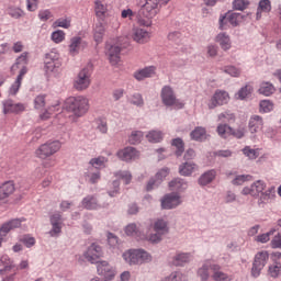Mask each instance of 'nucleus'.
Segmentation results:
<instances>
[{"mask_svg":"<svg viewBox=\"0 0 281 281\" xmlns=\"http://www.w3.org/2000/svg\"><path fill=\"white\" fill-rule=\"evenodd\" d=\"M161 0H145V3L140 5L137 13V21L139 25L144 27H150L153 25V19L157 16L159 12V3Z\"/></svg>","mask_w":281,"mask_h":281,"instance_id":"nucleus-1","label":"nucleus"},{"mask_svg":"<svg viewBox=\"0 0 281 281\" xmlns=\"http://www.w3.org/2000/svg\"><path fill=\"white\" fill-rule=\"evenodd\" d=\"M122 258L130 267H142V265L153 262V255L142 248L128 249L123 252Z\"/></svg>","mask_w":281,"mask_h":281,"instance_id":"nucleus-2","label":"nucleus"},{"mask_svg":"<svg viewBox=\"0 0 281 281\" xmlns=\"http://www.w3.org/2000/svg\"><path fill=\"white\" fill-rule=\"evenodd\" d=\"M66 109L76 117H82L89 111V100L85 97H69L66 100Z\"/></svg>","mask_w":281,"mask_h":281,"instance_id":"nucleus-3","label":"nucleus"},{"mask_svg":"<svg viewBox=\"0 0 281 281\" xmlns=\"http://www.w3.org/2000/svg\"><path fill=\"white\" fill-rule=\"evenodd\" d=\"M93 74V64H88L83 67L74 82V88L77 91H85V89H89L91 86V75Z\"/></svg>","mask_w":281,"mask_h":281,"instance_id":"nucleus-4","label":"nucleus"},{"mask_svg":"<svg viewBox=\"0 0 281 281\" xmlns=\"http://www.w3.org/2000/svg\"><path fill=\"white\" fill-rule=\"evenodd\" d=\"M267 262H269V252L263 250L256 254L252 268H251V276L252 278H259L260 273L267 267Z\"/></svg>","mask_w":281,"mask_h":281,"instance_id":"nucleus-5","label":"nucleus"},{"mask_svg":"<svg viewBox=\"0 0 281 281\" xmlns=\"http://www.w3.org/2000/svg\"><path fill=\"white\" fill-rule=\"evenodd\" d=\"M60 150V142L54 140L43 144L36 151L35 155L40 157V159H47V157H52V155L58 153Z\"/></svg>","mask_w":281,"mask_h":281,"instance_id":"nucleus-6","label":"nucleus"},{"mask_svg":"<svg viewBox=\"0 0 281 281\" xmlns=\"http://www.w3.org/2000/svg\"><path fill=\"white\" fill-rule=\"evenodd\" d=\"M267 188V183L262 180L255 181L250 187H245L241 190V194L244 196H247L250 194V196H254L255 199H258L262 192H265Z\"/></svg>","mask_w":281,"mask_h":281,"instance_id":"nucleus-7","label":"nucleus"},{"mask_svg":"<svg viewBox=\"0 0 281 281\" xmlns=\"http://www.w3.org/2000/svg\"><path fill=\"white\" fill-rule=\"evenodd\" d=\"M102 247L95 243H93L87 251L83 254L86 260L91 262V265H100V258H102Z\"/></svg>","mask_w":281,"mask_h":281,"instance_id":"nucleus-8","label":"nucleus"},{"mask_svg":"<svg viewBox=\"0 0 281 281\" xmlns=\"http://www.w3.org/2000/svg\"><path fill=\"white\" fill-rule=\"evenodd\" d=\"M181 205V195L177 192L168 193L161 199L162 210H175Z\"/></svg>","mask_w":281,"mask_h":281,"instance_id":"nucleus-9","label":"nucleus"},{"mask_svg":"<svg viewBox=\"0 0 281 281\" xmlns=\"http://www.w3.org/2000/svg\"><path fill=\"white\" fill-rule=\"evenodd\" d=\"M97 271L99 276L103 277L104 281H112L115 279V268H113L109 262L106 261H100L97 266Z\"/></svg>","mask_w":281,"mask_h":281,"instance_id":"nucleus-10","label":"nucleus"},{"mask_svg":"<svg viewBox=\"0 0 281 281\" xmlns=\"http://www.w3.org/2000/svg\"><path fill=\"white\" fill-rule=\"evenodd\" d=\"M229 102V93L225 90H216L211 102L209 103V109H216V106H223Z\"/></svg>","mask_w":281,"mask_h":281,"instance_id":"nucleus-11","label":"nucleus"},{"mask_svg":"<svg viewBox=\"0 0 281 281\" xmlns=\"http://www.w3.org/2000/svg\"><path fill=\"white\" fill-rule=\"evenodd\" d=\"M44 65L46 71H54L55 69H59V67L63 65V61H60V55L55 52L46 54Z\"/></svg>","mask_w":281,"mask_h":281,"instance_id":"nucleus-12","label":"nucleus"},{"mask_svg":"<svg viewBox=\"0 0 281 281\" xmlns=\"http://www.w3.org/2000/svg\"><path fill=\"white\" fill-rule=\"evenodd\" d=\"M160 98L165 106H175L176 98L175 90L170 86L162 87Z\"/></svg>","mask_w":281,"mask_h":281,"instance_id":"nucleus-13","label":"nucleus"},{"mask_svg":"<svg viewBox=\"0 0 281 281\" xmlns=\"http://www.w3.org/2000/svg\"><path fill=\"white\" fill-rule=\"evenodd\" d=\"M122 48L119 45H113L111 43L105 44V54L109 57L111 65H117L120 63V54Z\"/></svg>","mask_w":281,"mask_h":281,"instance_id":"nucleus-14","label":"nucleus"},{"mask_svg":"<svg viewBox=\"0 0 281 281\" xmlns=\"http://www.w3.org/2000/svg\"><path fill=\"white\" fill-rule=\"evenodd\" d=\"M117 157L121 161H135L139 158V151L135 147H125L117 151Z\"/></svg>","mask_w":281,"mask_h":281,"instance_id":"nucleus-15","label":"nucleus"},{"mask_svg":"<svg viewBox=\"0 0 281 281\" xmlns=\"http://www.w3.org/2000/svg\"><path fill=\"white\" fill-rule=\"evenodd\" d=\"M192 261V254L190 252H177L171 260L173 267H184L188 262Z\"/></svg>","mask_w":281,"mask_h":281,"instance_id":"nucleus-16","label":"nucleus"},{"mask_svg":"<svg viewBox=\"0 0 281 281\" xmlns=\"http://www.w3.org/2000/svg\"><path fill=\"white\" fill-rule=\"evenodd\" d=\"M22 111H25L23 103H14L12 100L3 101L4 115H8V113H22Z\"/></svg>","mask_w":281,"mask_h":281,"instance_id":"nucleus-17","label":"nucleus"},{"mask_svg":"<svg viewBox=\"0 0 281 281\" xmlns=\"http://www.w3.org/2000/svg\"><path fill=\"white\" fill-rule=\"evenodd\" d=\"M243 19H245L243 14L233 12L225 15H221L220 23L221 26L223 27V22L228 21V23L233 25V27H236Z\"/></svg>","mask_w":281,"mask_h":281,"instance_id":"nucleus-18","label":"nucleus"},{"mask_svg":"<svg viewBox=\"0 0 281 281\" xmlns=\"http://www.w3.org/2000/svg\"><path fill=\"white\" fill-rule=\"evenodd\" d=\"M85 47H87V42L82 37L75 36L70 40L69 52L72 56H76Z\"/></svg>","mask_w":281,"mask_h":281,"instance_id":"nucleus-19","label":"nucleus"},{"mask_svg":"<svg viewBox=\"0 0 281 281\" xmlns=\"http://www.w3.org/2000/svg\"><path fill=\"white\" fill-rule=\"evenodd\" d=\"M172 192H186L188 190V181L183 178H176L169 182Z\"/></svg>","mask_w":281,"mask_h":281,"instance_id":"nucleus-20","label":"nucleus"},{"mask_svg":"<svg viewBox=\"0 0 281 281\" xmlns=\"http://www.w3.org/2000/svg\"><path fill=\"white\" fill-rule=\"evenodd\" d=\"M212 267H214V263L211 260H205L202 267L198 269V277L201 281L210 280V269L212 271Z\"/></svg>","mask_w":281,"mask_h":281,"instance_id":"nucleus-21","label":"nucleus"},{"mask_svg":"<svg viewBox=\"0 0 281 281\" xmlns=\"http://www.w3.org/2000/svg\"><path fill=\"white\" fill-rule=\"evenodd\" d=\"M81 205L86 210H100V207H102V205L98 203V198H95V195H87L83 198Z\"/></svg>","mask_w":281,"mask_h":281,"instance_id":"nucleus-22","label":"nucleus"},{"mask_svg":"<svg viewBox=\"0 0 281 281\" xmlns=\"http://www.w3.org/2000/svg\"><path fill=\"white\" fill-rule=\"evenodd\" d=\"M276 192L274 188H270L266 191H262L261 194H259L258 196V201H257V205L259 207H265V205H267V203H269V201H271V199H273V193Z\"/></svg>","mask_w":281,"mask_h":281,"instance_id":"nucleus-23","label":"nucleus"},{"mask_svg":"<svg viewBox=\"0 0 281 281\" xmlns=\"http://www.w3.org/2000/svg\"><path fill=\"white\" fill-rule=\"evenodd\" d=\"M262 117L260 115H254L249 120L248 128L250 133H258L262 131L263 126Z\"/></svg>","mask_w":281,"mask_h":281,"instance_id":"nucleus-24","label":"nucleus"},{"mask_svg":"<svg viewBox=\"0 0 281 281\" xmlns=\"http://www.w3.org/2000/svg\"><path fill=\"white\" fill-rule=\"evenodd\" d=\"M14 193V182L7 181L0 187V201H5L8 196Z\"/></svg>","mask_w":281,"mask_h":281,"instance_id":"nucleus-25","label":"nucleus"},{"mask_svg":"<svg viewBox=\"0 0 281 281\" xmlns=\"http://www.w3.org/2000/svg\"><path fill=\"white\" fill-rule=\"evenodd\" d=\"M133 38L136 43L139 44L148 43V40L150 38V33H148L144 29H134Z\"/></svg>","mask_w":281,"mask_h":281,"instance_id":"nucleus-26","label":"nucleus"},{"mask_svg":"<svg viewBox=\"0 0 281 281\" xmlns=\"http://www.w3.org/2000/svg\"><path fill=\"white\" fill-rule=\"evenodd\" d=\"M155 76V66L145 67L134 74L136 80H145V78H153Z\"/></svg>","mask_w":281,"mask_h":281,"instance_id":"nucleus-27","label":"nucleus"},{"mask_svg":"<svg viewBox=\"0 0 281 281\" xmlns=\"http://www.w3.org/2000/svg\"><path fill=\"white\" fill-rule=\"evenodd\" d=\"M212 279L214 281H229L232 279H229V276L223 271H221V266H218V263H214L212 266Z\"/></svg>","mask_w":281,"mask_h":281,"instance_id":"nucleus-28","label":"nucleus"},{"mask_svg":"<svg viewBox=\"0 0 281 281\" xmlns=\"http://www.w3.org/2000/svg\"><path fill=\"white\" fill-rule=\"evenodd\" d=\"M216 179V170L211 169L204 172L198 180L199 186H209L213 180Z\"/></svg>","mask_w":281,"mask_h":281,"instance_id":"nucleus-29","label":"nucleus"},{"mask_svg":"<svg viewBox=\"0 0 281 281\" xmlns=\"http://www.w3.org/2000/svg\"><path fill=\"white\" fill-rule=\"evenodd\" d=\"M194 170H196V165L192 161L183 162L179 166V175L181 177H190Z\"/></svg>","mask_w":281,"mask_h":281,"instance_id":"nucleus-30","label":"nucleus"},{"mask_svg":"<svg viewBox=\"0 0 281 281\" xmlns=\"http://www.w3.org/2000/svg\"><path fill=\"white\" fill-rule=\"evenodd\" d=\"M216 41L218 42L220 47L224 49V52H227V49H231L232 41L229 40V35H227V33H220L216 36Z\"/></svg>","mask_w":281,"mask_h":281,"instance_id":"nucleus-31","label":"nucleus"},{"mask_svg":"<svg viewBox=\"0 0 281 281\" xmlns=\"http://www.w3.org/2000/svg\"><path fill=\"white\" fill-rule=\"evenodd\" d=\"M262 12H271V1L270 0H260L257 8V20L262 19Z\"/></svg>","mask_w":281,"mask_h":281,"instance_id":"nucleus-32","label":"nucleus"},{"mask_svg":"<svg viewBox=\"0 0 281 281\" xmlns=\"http://www.w3.org/2000/svg\"><path fill=\"white\" fill-rule=\"evenodd\" d=\"M146 138L151 144H159V142H161L164 139V133L161 131L154 130V131L148 132V134L146 135Z\"/></svg>","mask_w":281,"mask_h":281,"instance_id":"nucleus-33","label":"nucleus"},{"mask_svg":"<svg viewBox=\"0 0 281 281\" xmlns=\"http://www.w3.org/2000/svg\"><path fill=\"white\" fill-rule=\"evenodd\" d=\"M154 231L158 232V234H162V236H166V234H168V222L165 220H157L154 223Z\"/></svg>","mask_w":281,"mask_h":281,"instance_id":"nucleus-34","label":"nucleus"},{"mask_svg":"<svg viewBox=\"0 0 281 281\" xmlns=\"http://www.w3.org/2000/svg\"><path fill=\"white\" fill-rule=\"evenodd\" d=\"M217 135L222 139H227L232 135V126L227 125V123L217 125Z\"/></svg>","mask_w":281,"mask_h":281,"instance_id":"nucleus-35","label":"nucleus"},{"mask_svg":"<svg viewBox=\"0 0 281 281\" xmlns=\"http://www.w3.org/2000/svg\"><path fill=\"white\" fill-rule=\"evenodd\" d=\"M205 128L204 127H195L191 133L190 137L191 139H194V142H203L205 137Z\"/></svg>","mask_w":281,"mask_h":281,"instance_id":"nucleus-36","label":"nucleus"},{"mask_svg":"<svg viewBox=\"0 0 281 281\" xmlns=\"http://www.w3.org/2000/svg\"><path fill=\"white\" fill-rule=\"evenodd\" d=\"M104 24L97 23L94 26V41L95 43H102V40L104 38Z\"/></svg>","mask_w":281,"mask_h":281,"instance_id":"nucleus-37","label":"nucleus"},{"mask_svg":"<svg viewBox=\"0 0 281 281\" xmlns=\"http://www.w3.org/2000/svg\"><path fill=\"white\" fill-rule=\"evenodd\" d=\"M273 91H276V88L273 87V85L269 82H262L260 85L259 93L261 95H266V97L272 95Z\"/></svg>","mask_w":281,"mask_h":281,"instance_id":"nucleus-38","label":"nucleus"},{"mask_svg":"<svg viewBox=\"0 0 281 281\" xmlns=\"http://www.w3.org/2000/svg\"><path fill=\"white\" fill-rule=\"evenodd\" d=\"M143 138H144V132L134 131L131 133L128 137V143L135 146L137 144H140Z\"/></svg>","mask_w":281,"mask_h":281,"instance_id":"nucleus-39","label":"nucleus"},{"mask_svg":"<svg viewBox=\"0 0 281 281\" xmlns=\"http://www.w3.org/2000/svg\"><path fill=\"white\" fill-rule=\"evenodd\" d=\"M94 10H95V15L99 19H104L106 16V12H108L106 4L102 3V1H95Z\"/></svg>","mask_w":281,"mask_h":281,"instance_id":"nucleus-40","label":"nucleus"},{"mask_svg":"<svg viewBox=\"0 0 281 281\" xmlns=\"http://www.w3.org/2000/svg\"><path fill=\"white\" fill-rule=\"evenodd\" d=\"M171 145L175 146V148H177V150H176L177 157H181L183 155V151L186 150L183 139H181L179 137L173 138L171 142Z\"/></svg>","mask_w":281,"mask_h":281,"instance_id":"nucleus-41","label":"nucleus"},{"mask_svg":"<svg viewBox=\"0 0 281 281\" xmlns=\"http://www.w3.org/2000/svg\"><path fill=\"white\" fill-rule=\"evenodd\" d=\"M247 181H254V176L251 175H239L233 179V186H243Z\"/></svg>","mask_w":281,"mask_h":281,"instance_id":"nucleus-42","label":"nucleus"},{"mask_svg":"<svg viewBox=\"0 0 281 281\" xmlns=\"http://www.w3.org/2000/svg\"><path fill=\"white\" fill-rule=\"evenodd\" d=\"M9 260L10 258L8 257V255H4L0 258V265H5L4 268L0 270V276H3L5 271H12V269L14 268V266H12Z\"/></svg>","mask_w":281,"mask_h":281,"instance_id":"nucleus-43","label":"nucleus"},{"mask_svg":"<svg viewBox=\"0 0 281 281\" xmlns=\"http://www.w3.org/2000/svg\"><path fill=\"white\" fill-rule=\"evenodd\" d=\"M104 164H106V158L104 157L92 158L90 160V170H92V168H95L97 170L100 168H104Z\"/></svg>","mask_w":281,"mask_h":281,"instance_id":"nucleus-44","label":"nucleus"},{"mask_svg":"<svg viewBox=\"0 0 281 281\" xmlns=\"http://www.w3.org/2000/svg\"><path fill=\"white\" fill-rule=\"evenodd\" d=\"M243 154L246 157H248V159H258V157L260 156V153L258 151V149L250 148L249 146H246L243 149Z\"/></svg>","mask_w":281,"mask_h":281,"instance_id":"nucleus-45","label":"nucleus"},{"mask_svg":"<svg viewBox=\"0 0 281 281\" xmlns=\"http://www.w3.org/2000/svg\"><path fill=\"white\" fill-rule=\"evenodd\" d=\"M8 14L12 19H21V16H25V12L21 8L11 7L8 9Z\"/></svg>","mask_w":281,"mask_h":281,"instance_id":"nucleus-46","label":"nucleus"},{"mask_svg":"<svg viewBox=\"0 0 281 281\" xmlns=\"http://www.w3.org/2000/svg\"><path fill=\"white\" fill-rule=\"evenodd\" d=\"M233 8L234 10L243 12V10H247V8H249V0H234Z\"/></svg>","mask_w":281,"mask_h":281,"instance_id":"nucleus-47","label":"nucleus"},{"mask_svg":"<svg viewBox=\"0 0 281 281\" xmlns=\"http://www.w3.org/2000/svg\"><path fill=\"white\" fill-rule=\"evenodd\" d=\"M222 71L228 76H232L233 78H238V76H240V69L236 68L235 66H226L222 68Z\"/></svg>","mask_w":281,"mask_h":281,"instance_id":"nucleus-48","label":"nucleus"},{"mask_svg":"<svg viewBox=\"0 0 281 281\" xmlns=\"http://www.w3.org/2000/svg\"><path fill=\"white\" fill-rule=\"evenodd\" d=\"M261 113H271L273 111V103L269 100H263L259 104Z\"/></svg>","mask_w":281,"mask_h":281,"instance_id":"nucleus-49","label":"nucleus"},{"mask_svg":"<svg viewBox=\"0 0 281 281\" xmlns=\"http://www.w3.org/2000/svg\"><path fill=\"white\" fill-rule=\"evenodd\" d=\"M159 186H161V180L154 176L151 179H149V181L146 186V190H147V192H150V191L155 190V188H159Z\"/></svg>","mask_w":281,"mask_h":281,"instance_id":"nucleus-50","label":"nucleus"},{"mask_svg":"<svg viewBox=\"0 0 281 281\" xmlns=\"http://www.w3.org/2000/svg\"><path fill=\"white\" fill-rule=\"evenodd\" d=\"M269 274L271 278H280L281 277V265L276 262V265L269 267Z\"/></svg>","mask_w":281,"mask_h":281,"instance_id":"nucleus-51","label":"nucleus"},{"mask_svg":"<svg viewBox=\"0 0 281 281\" xmlns=\"http://www.w3.org/2000/svg\"><path fill=\"white\" fill-rule=\"evenodd\" d=\"M115 177L124 180L125 186H128V183H131V180L133 179V176L128 171H119L115 173Z\"/></svg>","mask_w":281,"mask_h":281,"instance_id":"nucleus-52","label":"nucleus"},{"mask_svg":"<svg viewBox=\"0 0 281 281\" xmlns=\"http://www.w3.org/2000/svg\"><path fill=\"white\" fill-rule=\"evenodd\" d=\"M168 41H170L171 43H175L176 45H181V33H179L178 31H173L171 33L168 34Z\"/></svg>","mask_w":281,"mask_h":281,"instance_id":"nucleus-53","label":"nucleus"},{"mask_svg":"<svg viewBox=\"0 0 281 281\" xmlns=\"http://www.w3.org/2000/svg\"><path fill=\"white\" fill-rule=\"evenodd\" d=\"M250 93H251L250 86H245L240 88V90L237 92L236 95L238 100H245V98H247V95H249Z\"/></svg>","mask_w":281,"mask_h":281,"instance_id":"nucleus-54","label":"nucleus"},{"mask_svg":"<svg viewBox=\"0 0 281 281\" xmlns=\"http://www.w3.org/2000/svg\"><path fill=\"white\" fill-rule=\"evenodd\" d=\"M52 41H54V43H63L65 41V32L60 30L53 32Z\"/></svg>","mask_w":281,"mask_h":281,"instance_id":"nucleus-55","label":"nucleus"},{"mask_svg":"<svg viewBox=\"0 0 281 281\" xmlns=\"http://www.w3.org/2000/svg\"><path fill=\"white\" fill-rule=\"evenodd\" d=\"M218 120L222 122H235L236 116L231 112H223L218 115Z\"/></svg>","mask_w":281,"mask_h":281,"instance_id":"nucleus-56","label":"nucleus"},{"mask_svg":"<svg viewBox=\"0 0 281 281\" xmlns=\"http://www.w3.org/2000/svg\"><path fill=\"white\" fill-rule=\"evenodd\" d=\"M168 175H170V169L168 167H164L155 175V178L159 179L160 183H162L164 179H166Z\"/></svg>","mask_w":281,"mask_h":281,"instance_id":"nucleus-57","label":"nucleus"},{"mask_svg":"<svg viewBox=\"0 0 281 281\" xmlns=\"http://www.w3.org/2000/svg\"><path fill=\"white\" fill-rule=\"evenodd\" d=\"M21 83L22 81L15 79L9 89V95H16V93H19V89H21Z\"/></svg>","mask_w":281,"mask_h":281,"instance_id":"nucleus-58","label":"nucleus"},{"mask_svg":"<svg viewBox=\"0 0 281 281\" xmlns=\"http://www.w3.org/2000/svg\"><path fill=\"white\" fill-rule=\"evenodd\" d=\"M162 281H183V274L181 272H172L162 279Z\"/></svg>","mask_w":281,"mask_h":281,"instance_id":"nucleus-59","label":"nucleus"},{"mask_svg":"<svg viewBox=\"0 0 281 281\" xmlns=\"http://www.w3.org/2000/svg\"><path fill=\"white\" fill-rule=\"evenodd\" d=\"M60 232H63V226H60V224H52V229L48 232V234L52 236V238H56Z\"/></svg>","mask_w":281,"mask_h":281,"instance_id":"nucleus-60","label":"nucleus"},{"mask_svg":"<svg viewBox=\"0 0 281 281\" xmlns=\"http://www.w3.org/2000/svg\"><path fill=\"white\" fill-rule=\"evenodd\" d=\"M126 236H135L137 234V224L132 223L125 227Z\"/></svg>","mask_w":281,"mask_h":281,"instance_id":"nucleus-61","label":"nucleus"},{"mask_svg":"<svg viewBox=\"0 0 281 281\" xmlns=\"http://www.w3.org/2000/svg\"><path fill=\"white\" fill-rule=\"evenodd\" d=\"M131 103L135 106H144V99L142 98V94L136 93L132 97Z\"/></svg>","mask_w":281,"mask_h":281,"instance_id":"nucleus-62","label":"nucleus"},{"mask_svg":"<svg viewBox=\"0 0 281 281\" xmlns=\"http://www.w3.org/2000/svg\"><path fill=\"white\" fill-rule=\"evenodd\" d=\"M35 109H43L45 106V94H40L34 100Z\"/></svg>","mask_w":281,"mask_h":281,"instance_id":"nucleus-63","label":"nucleus"},{"mask_svg":"<svg viewBox=\"0 0 281 281\" xmlns=\"http://www.w3.org/2000/svg\"><path fill=\"white\" fill-rule=\"evenodd\" d=\"M272 249H281V234H278L271 240Z\"/></svg>","mask_w":281,"mask_h":281,"instance_id":"nucleus-64","label":"nucleus"}]
</instances>
